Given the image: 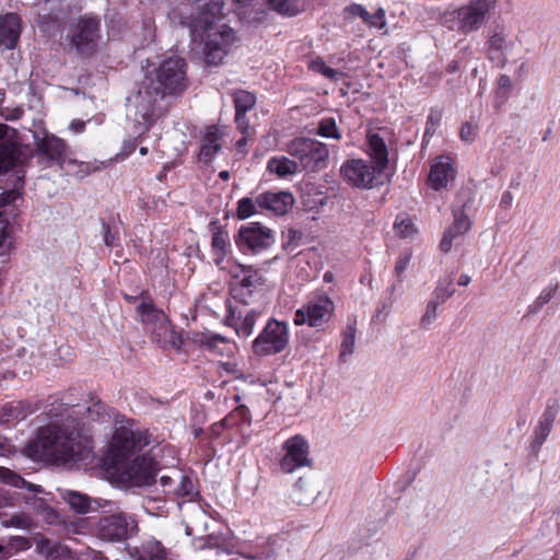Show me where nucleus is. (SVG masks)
I'll list each match as a JSON object with an SVG mask.
<instances>
[{
	"mask_svg": "<svg viewBox=\"0 0 560 560\" xmlns=\"http://www.w3.org/2000/svg\"><path fill=\"white\" fill-rule=\"evenodd\" d=\"M20 198V192L16 189L7 190L0 194V208L13 203Z\"/></svg>",
	"mask_w": 560,
	"mask_h": 560,
	"instance_id": "603ef678",
	"label": "nucleus"
},
{
	"mask_svg": "<svg viewBox=\"0 0 560 560\" xmlns=\"http://www.w3.org/2000/svg\"><path fill=\"white\" fill-rule=\"evenodd\" d=\"M219 177L222 178L223 180H228L230 177V174L228 171H222V172H220Z\"/></svg>",
	"mask_w": 560,
	"mask_h": 560,
	"instance_id": "69168bd1",
	"label": "nucleus"
},
{
	"mask_svg": "<svg viewBox=\"0 0 560 560\" xmlns=\"http://www.w3.org/2000/svg\"><path fill=\"white\" fill-rule=\"evenodd\" d=\"M137 532V521L122 512L104 515L97 523L98 537L107 541H122L136 535Z\"/></svg>",
	"mask_w": 560,
	"mask_h": 560,
	"instance_id": "9d476101",
	"label": "nucleus"
},
{
	"mask_svg": "<svg viewBox=\"0 0 560 560\" xmlns=\"http://www.w3.org/2000/svg\"><path fill=\"white\" fill-rule=\"evenodd\" d=\"M258 317L259 312L255 310L246 312L244 316L243 312H240V316L237 318L234 314L229 316L226 318V324L235 329L238 337L247 338L253 334Z\"/></svg>",
	"mask_w": 560,
	"mask_h": 560,
	"instance_id": "393cba45",
	"label": "nucleus"
},
{
	"mask_svg": "<svg viewBox=\"0 0 560 560\" xmlns=\"http://www.w3.org/2000/svg\"><path fill=\"white\" fill-rule=\"evenodd\" d=\"M512 202H513L512 192L504 191L501 197V200H500V206L503 207L504 209H508L512 205Z\"/></svg>",
	"mask_w": 560,
	"mask_h": 560,
	"instance_id": "bf43d9fd",
	"label": "nucleus"
},
{
	"mask_svg": "<svg viewBox=\"0 0 560 560\" xmlns=\"http://www.w3.org/2000/svg\"><path fill=\"white\" fill-rule=\"evenodd\" d=\"M550 135H551V129H548L546 131L545 136L542 137V140L546 141L549 138Z\"/></svg>",
	"mask_w": 560,
	"mask_h": 560,
	"instance_id": "774afa93",
	"label": "nucleus"
},
{
	"mask_svg": "<svg viewBox=\"0 0 560 560\" xmlns=\"http://www.w3.org/2000/svg\"><path fill=\"white\" fill-rule=\"evenodd\" d=\"M300 167L298 160L294 161L287 156L271 158L267 164V170L281 178L296 174Z\"/></svg>",
	"mask_w": 560,
	"mask_h": 560,
	"instance_id": "cd10ccee",
	"label": "nucleus"
},
{
	"mask_svg": "<svg viewBox=\"0 0 560 560\" xmlns=\"http://www.w3.org/2000/svg\"><path fill=\"white\" fill-rule=\"evenodd\" d=\"M306 488H307V485L305 483V481L303 479H299L294 485V494L293 495H294V500L299 504H306L310 501H312L314 498V491L307 495L305 494V492L307 490Z\"/></svg>",
	"mask_w": 560,
	"mask_h": 560,
	"instance_id": "a18cd8bd",
	"label": "nucleus"
},
{
	"mask_svg": "<svg viewBox=\"0 0 560 560\" xmlns=\"http://www.w3.org/2000/svg\"><path fill=\"white\" fill-rule=\"evenodd\" d=\"M101 22L96 16L83 15L74 22L67 35L70 44L82 55L96 50L100 40Z\"/></svg>",
	"mask_w": 560,
	"mask_h": 560,
	"instance_id": "6e6552de",
	"label": "nucleus"
},
{
	"mask_svg": "<svg viewBox=\"0 0 560 560\" xmlns=\"http://www.w3.org/2000/svg\"><path fill=\"white\" fill-rule=\"evenodd\" d=\"M176 472H178V471L175 470L173 476H166V475L161 476L160 483L165 493H167L168 489H174V487H175L174 483H176Z\"/></svg>",
	"mask_w": 560,
	"mask_h": 560,
	"instance_id": "6e6d98bb",
	"label": "nucleus"
},
{
	"mask_svg": "<svg viewBox=\"0 0 560 560\" xmlns=\"http://www.w3.org/2000/svg\"><path fill=\"white\" fill-rule=\"evenodd\" d=\"M559 407L557 405L548 406L541 415L538 424L534 431V445L541 446L549 435L555 422Z\"/></svg>",
	"mask_w": 560,
	"mask_h": 560,
	"instance_id": "a878e982",
	"label": "nucleus"
},
{
	"mask_svg": "<svg viewBox=\"0 0 560 560\" xmlns=\"http://www.w3.org/2000/svg\"><path fill=\"white\" fill-rule=\"evenodd\" d=\"M470 277L468 275H460L458 278V284L466 287L470 283Z\"/></svg>",
	"mask_w": 560,
	"mask_h": 560,
	"instance_id": "0e129e2a",
	"label": "nucleus"
},
{
	"mask_svg": "<svg viewBox=\"0 0 560 560\" xmlns=\"http://www.w3.org/2000/svg\"><path fill=\"white\" fill-rule=\"evenodd\" d=\"M11 247L9 221L3 211H0V255H4Z\"/></svg>",
	"mask_w": 560,
	"mask_h": 560,
	"instance_id": "ea45409f",
	"label": "nucleus"
},
{
	"mask_svg": "<svg viewBox=\"0 0 560 560\" xmlns=\"http://www.w3.org/2000/svg\"><path fill=\"white\" fill-rule=\"evenodd\" d=\"M228 245H229V235L226 232L217 231L213 233L211 246L218 256L217 264H220V260L223 259V256L225 255Z\"/></svg>",
	"mask_w": 560,
	"mask_h": 560,
	"instance_id": "4c0bfd02",
	"label": "nucleus"
},
{
	"mask_svg": "<svg viewBox=\"0 0 560 560\" xmlns=\"http://www.w3.org/2000/svg\"><path fill=\"white\" fill-rule=\"evenodd\" d=\"M269 5L281 15L294 16L304 10V0H269Z\"/></svg>",
	"mask_w": 560,
	"mask_h": 560,
	"instance_id": "2f4dec72",
	"label": "nucleus"
},
{
	"mask_svg": "<svg viewBox=\"0 0 560 560\" xmlns=\"http://www.w3.org/2000/svg\"><path fill=\"white\" fill-rule=\"evenodd\" d=\"M102 226H103V231H104V243H105V245L108 246V247L116 246L117 245V243H116L117 237H116L115 234H113L110 232L109 225H107L105 222H103Z\"/></svg>",
	"mask_w": 560,
	"mask_h": 560,
	"instance_id": "4d7b16f0",
	"label": "nucleus"
},
{
	"mask_svg": "<svg viewBox=\"0 0 560 560\" xmlns=\"http://www.w3.org/2000/svg\"><path fill=\"white\" fill-rule=\"evenodd\" d=\"M233 101L235 105V112L247 113L254 107L256 103V96L250 92L241 90L234 93Z\"/></svg>",
	"mask_w": 560,
	"mask_h": 560,
	"instance_id": "e433bc0d",
	"label": "nucleus"
},
{
	"mask_svg": "<svg viewBox=\"0 0 560 560\" xmlns=\"http://www.w3.org/2000/svg\"><path fill=\"white\" fill-rule=\"evenodd\" d=\"M70 129L74 133H81L85 129V122L83 120H73L70 125Z\"/></svg>",
	"mask_w": 560,
	"mask_h": 560,
	"instance_id": "052dcab7",
	"label": "nucleus"
},
{
	"mask_svg": "<svg viewBox=\"0 0 560 560\" xmlns=\"http://www.w3.org/2000/svg\"><path fill=\"white\" fill-rule=\"evenodd\" d=\"M455 171L453 162L447 156H440L431 166L429 174V184L435 189L440 190L446 188L448 183L453 182Z\"/></svg>",
	"mask_w": 560,
	"mask_h": 560,
	"instance_id": "6ab92c4d",
	"label": "nucleus"
},
{
	"mask_svg": "<svg viewBox=\"0 0 560 560\" xmlns=\"http://www.w3.org/2000/svg\"><path fill=\"white\" fill-rule=\"evenodd\" d=\"M205 40L203 54L205 60L210 66H218L228 54V49L235 40L234 31L228 25H208L205 34L201 35Z\"/></svg>",
	"mask_w": 560,
	"mask_h": 560,
	"instance_id": "1a4fd4ad",
	"label": "nucleus"
},
{
	"mask_svg": "<svg viewBox=\"0 0 560 560\" xmlns=\"http://www.w3.org/2000/svg\"><path fill=\"white\" fill-rule=\"evenodd\" d=\"M194 490L195 487L192 480L179 471L176 472V486L174 489H168L167 494H173L180 498H191L194 495Z\"/></svg>",
	"mask_w": 560,
	"mask_h": 560,
	"instance_id": "473e14b6",
	"label": "nucleus"
},
{
	"mask_svg": "<svg viewBox=\"0 0 560 560\" xmlns=\"http://www.w3.org/2000/svg\"><path fill=\"white\" fill-rule=\"evenodd\" d=\"M137 312L139 313L141 317V322L143 324H159V329L163 330V334L165 336H168L167 338V345H170L172 348L179 349L183 345V338L180 334L176 332L173 327L171 326V323L168 318L165 316V314L158 310L151 300L144 299L137 307Z\"/></svg>",
	"mask_w": 560,
	"mask_h": 560,
	"instance_id": "dca6fc26",
	"label": "nucleus"
},
{
	"mask_svg": "<svg viewBox=\"0 0 560 560\" xmlns=\"http://www.w3.org/2000/svg\"><path fill=\"white\" fill-rule=\"evenodd\" d=\"M394 229L398 235L405 238L411 237L417 232L413 222L408 217H398Z\"/></svg>",
	"mask_w": 560,
	"mask_h": 560,
	"instance_id": "a19ab883",
	"label": "nucleus"
},
{
	"mask_svg": "<svg viewBox=\"0 0 560 560\" xmlns=\"http://www.w3.org/2000/svg\"><path fill=\"white\" fill-rule=\"evenodd\" d=\"M500 82L502 85H504L509 82V78L503 75V77H501Z\"/></svg>",
	"mask_w": 560,
	"mask_h": 560,
	"instance_id": "338daca9",
	"label": "nucleus"
},
{
	"mask_svg": "<svg viewBox=\"0 0 560 560\" xmlns=\"http://www.w3.org/2000/svg\"><path fill=\"white\" fill-rule=\"evenodd\" d=\"M122 482L130 486H150L155 481L156 464L147 457L136 456L131 460H124L113 465Z\"/></svg>",
	"mask_w": 560,
	"mask_h": 560,
	"instance_id": "0eeeda50",
	"label": "nucleus"
},
{
	"mask_svg": "<svg viewBox=\"0 0 560 560\" xmlns=\"http://www.w3.org/2000/svg\"><path fill=\"white\" fill-rule=\"evenodd\" d=\"M488 48L490 58L498 62V66L503 67L506 62L504 51L508 48V43L502 34H493L488 40Z\"/></svg>",
	"mask_w": 560,
	"mask_h": 560,
	"instance_id": "7c9ffc66",
	"label": "nucleus"
},
{
	"mask_svg": "<svg viewBox=\"0 0 560 560\" xmlns=\"http://www.w3.org/2000/svg\"><path fill=\"white\" fill-rule=\"evenodd\" d=\"M454 222L453 224L445 231L441 243L440 248L442 252L447 253L452 248L453 241L465 233H467L471 226V222L463 211H454Z\"/></svg>",
	"mask_w": 560,
	"mask_h": 560,
	"instance_id": "412c9836",
	"label": "nucleus"
},
{
	"mask_svg": "<svg viewBox=\"0 0 560 560\" xmlns=\"http://www.w3.org/2000/svg\"><path fill=\"white\" fill-rule=\"evenodd\" d=\"M334 310L335 305L330 298L320 295L299 308L293 322L298 326L307 324L311 327H319L331 318Z\"/></svg>",
	"mask_w": 560,
	"mask_h": 560,
	"instance_id": "4468645a",
	"label": "nucleus"
},
{
	"mask_svg": "<svg viewBox=\"0 0 560 560\" xmlns=\"http://www.w3.org/2000/svg\"><path fill=\"white\" fill-rule=\"evenodd\" d=\"M285 151L299 161L302 170L308 173L319 172L327 167L329 150L327 145L311 138L291 140Z\"/></svg>",
	"mask_w": 560,
	"mask_h": 560,
	"instance_id": "423d86ee",
	"label": "nucleus"
},
{
	"mask_svg": "<svg viewBox=\"0 0 560 560\" xmlns=\"http://www.w3.org/2000/svg\"><path fill=\"white\" fill-rule=\"evenodd\" d=\"M62 497L65 501L71 506V509L80 514H85L106 508H108V511H110L113 506L110 501L103 499H91L86 494L77 491H66Z\"/></svg>",
	"mask_w": 560,
	"mask_h": 560,
	"instance_id": "f3484780",
	"label": "nucleus"
},
{
	"mask_svg": "<svg viewBox=\"0 0 560 560\" xmlns=\"http://www.w3.org/2000/svg\"><path fill=\"white\" fill-rule=\"evenodd\" d=\"M130 556L133 560H166V550L160 541L151 539L135 548Z\"/></svg>",
	"mask_w": 560,
	"mask_h": 560,
	"instance_id": "bb28decb",
	"label": "nucleus"
},
{
	"mask_svg": "<svg viewBox=\"0 0 560 560\" xmlns=\"http://www.w3.org/2000/svg\"><path fill=\"white\" fill-rule=\"evenodd\" d=\"M412 258L411 252H404L399 255V257L396 260L394 273L397 279V283L392 285V291L394 292L396 290L397 284H400L402 282L404 272L406 271L408 265L410 264V260Z\"/></svg>",
	"mask_w": 560,
	"mask_h": 560,
	"instance_id": "58836bf2",
	"label": "nucleus"
},
{
	"mask_svg": "<svg viewBox=\"0 0 560 560\" xmlns=\"http://www.w3.org/2000/svg\"><path fill=\"white\" fill-rule=\"evenodd\" d=\"M187 65L178 56L165 58L149 71L141 82L135 98V120L144 132L165 114L168 107L167 97L182 94L187 88Z\"/></svg>",
	"mask_w": 560,
	"mask_h": 560,
	"instance_id": "f03ea898",
	"label": "nucleus"
},
{
	"mask_svg": "<svg viewBox=\"0 0 560 560\" xmlns=\"http://www.w3.org/2000/svg\"><path fill=\"white\" fill-rule=\"evenodd\" d=\"M20 158V150L12 141L0 142V173L11 170Z\"/></svg>",
	"mask_w": 560,
	"mask_h": 560,
	"instance_id": "c756f323",
	"label": "nucleus"
},
{
	"mask_svg": "<svg viewBox=\"0 0 560 560\" xmlns=\"http://www.w3.org/2000/svg\"><path fill=\"white\" fill-rule=\"evenodd\" d=\"M345 12L350 15V16H359L361 18L364 22L366 21L368 19V14L369 12L361 5V4H357V3H353V4H350L348 7L345 8Z\"/></svg>",
	"mask_w": 560,
	"mask_h": 560,
	"instance_id": "3c124183",
	"label": "nucleus"
},
{
	"mask_svg": "<svg viewBox=\"0 0 560 560\" xmlns=\"http://www.w3.org/2000/svg\"><path fill=\"white\" fill-rule=\"evenodd\" d=\"M555 294V289L544 290L537 299L539 305L548 303Z\"/></svg>",
	"mask_w": 560,
	"mask_h": 560,
	"instance_id": "13d9d810",
	"label": "nucleus"
},
{
	"mask_svg": "<svg viewBox=\"0 0 560 560\" xmlns=\"http://www.w3.org/2000/svg\"><path fill=\"white\" fill-rule=\"evenodd\" d=\"M500 0H468L465 4L446 11L442 23L460 35H469L481 30L495 14Z\"/></svg>",
	"mask_w": 560,
	"mask_h": 560,
	"instance_id": "20e7f679",
	"label": "nucleus"
},
{
	"mask_svg": "<svg viewBox=\"0 0 560 560\" xmlns=\"http://www.w3.org/2000/svg\"><path fill=\"white\" fill-rule=\"evenodd\" d=\"M222 137L223 133L218 127L211 126L207 129L200 148L201 161L205 163L212 161L213 156L221 150Z\"/></svg>",
	"mask_w": 560,
	"mask_h": 560,
	"instance_id": "5701e85b",
	"label": "nucleus"
},
{
	"mask_svg": "<svg viewBox=\"0 0 560 560\" xmlns=\"http://www.w3.org/2000/svg\"><path fill=\"white\" fill-rule=\"evenodd\" d=\"M0 479L12 487L15 488H26L30 491L37 492L38 489L36 486L27 482L25 479H23L20 475L15 474L14 471L8 469V468H0Z\"/></svg>",
	"mask_w": 560,
	"mask_h": 560,
	"instance_id": "f704fd0d",
	"label": "nucleus"
},
{
	"mask_svg": "<svg viewBox=\"0 0 560 560\" xmlns=\"http://www.w3.org/2000/svg\"><path fill=\"white\" fill-rule=\"evenodd\" d=\"M275 232L259 222L242 225L235 237L237 247L242 252L248 250L252 254L268 249L275 244Z\"/></svg>",
	"mask_w": 560,
	"mask_h": 560,
	"instance_id": "f8f14e48",
	"label": "nucleus"
},
{
	"mask_svg": "<svg viewBox=\"0 0 560 560\" xmlns=\"http://www.w3.org/2000/svg\"><path fill=\"white\" fill-rule=\"evenodd\" d=\"M230 273L235 278L240 279V284L252 291L264 283V279L258 270L252 266L233 264L230 268Z\"/></svg>",
	"mask_w": 560,
	"mask_h": 560,
	"instance_id": "b1692460",
	"label": "nucleus"
},
{
	"mask_svg": "<svg viewBox=\"0 0 560 560\" xmlns=\"http://www.w3.org/2000/svg\"><path fill=\"white\" fill-rule=\"evenodd\" d=\"M10 130L11 129L9 126H7L4 124H0V142L8 141L7 138H8Z\"/></svg>",
	"mask_w": 560,
	"mask_h": 560,
	"instance_id": "680f3d73",
	"label": "nucleus"
},
{
	"mask_svg": "<svg viewBox=\"0 0 560 560\" xmlns=\"http://www.w3.org/2000/svg\"><path fill=\"white\" fill-rule=\"evenodd\" d=\"M69 147L61 138L47 133L36 141V156L46 166L57 164L62 166L69 156Z\"/></svg>",
	"mask_w": 560,
	"mask_h": 560,
	"instance_id": "2eb2a0df",
	"label": "nucleus"
},
{
	"mask_svg": "<svg viewBox=\"0 0 560 560\" xmlns=\"http://www.w3.org/2000/svg\"><path fill=\"white\" fill-rule=\"evenodd\" d=\"M257 206L277 215L285 214L293 206L294 198L290 192H264L256 198Z\"/></svg>",
	"mask_w": 560,
	"mask_h": 560,
	"instance_id": "a211bd4d",
	"label": "nucleus"
},
{
	"mask_svg": "<svg viewBox=\"0 0 560 560\" xmlns=\"http://www.w3.org/2000/svg\"><path fill=\"white\" fill-rule=\"evenodd\" d=\"M21 34V19L15 13L0 16V45L13 49Z\"/></svg>",
	"mask_w": 560,
	"mask_h": 560,
	"instance_id": "aec40b11",
	"label": "nucleus"
},
{
	"mask_svg": "<svg viewBox=\"0 0 560 560\" xmlns=\"http://www.w3.org/2000/svg\"><path fill=\"white\" fill-rule=\"evenodd\" d=\"M453 294V289L442 288L441 285H439L434 291V298L432 300L439 301L440 303H444Z\"/></svg>",
	"mask_w": 560,
	"mask_h": 560,
	"instance_id": "864d4df0",
	"label": "nucleus"
},
{
	"mask_svg": "<svg viewBox=\"0 0 560 560\" xmlns=\"http://www.w3.org/2000/svg\"><path fill=\"white\" fill-rule=\"evenodd\" d=\"M13 541L15 542L16 547L20 549H26L30 547L28 540L26 538L16 537V538H14Z\"/></svg>",
	"mask_w": 560,
	"mask_h": 560,
	"instance_id": "e2e57ef3",
	"label": "nucleus"
},
{
	"mask_svg": "<svg viewBox=\"0 0 560 560\" xmlns=\"http://www.w3.org/2000/svg\"><path fill=\"white\" fill-rule=\"evenodd\" d=\"M366 153L371 158V165L362 159H353L345 162L340 168L343 179L353 187L372 188L388 165L385 140L380 132L372 129L366 132Z\"/></svg>",
	"mask_w": 560,
	"mask_h": 560,
	"instance_id": "7ed1b4c3",
	"label": "nucleus"
},
{
	"mask_svg": "<svg viewBox=\"0 0 560 560\" xmlns=\"http://www.w3.org/2000/svg\"><path fill=\"white\" fill-rule=\"evenodd\" d=\"M150 444V434L147 430H140L132 423L120 425L115 429L110 442L112 463L117 464L128 460Z\"/></svg>",
	"mask_w": 560,
	"mask_h": 560,
	"instance_id": "39448f33",
	"label": "nucleus"
},
{
	"mask_svg": "<svg viewBox=\"0 0 560 560\" xmlns=\"http://www.w3.org/2000/svg\"><path fill=\"white\" fill-rule=\"evenodd\" d=\"M235 121L237 125V128L242 131V133H247L249 129V122L246 118V113L243 112H235Z\"/></svg>",
	"mask_w": 560,
	"mask_h": 560,
	"instance_id": "5fc2aeb1",
	"label": "nucleus"
},
{
	"mask_svg": "<svg viewBox=\"0 0 560 560\" xmlns=\"http://www.w3.org/2000/svg\"><path fill=\"white\" fill-rule=\"evenodd\" d=\"M191 341L196 345L206 347L219 354H225L232 351V343L230 340L219 334L213 332H191Z\"/></svg>",
	"mask_w": 560,
	"mask_h": 560,
	"instance_id": "4be33fe9",
	"label": "nucleus"
},
{
	"mask_svg": "<svg viewBox=\"0 0 560 560\" xmlns=\"http://www.w3.org/2000/svg\"><path fill=\"white\" fill-rule=\"evenodd\" d=\"M440 302L435 300H431L425 307V312L421 317L422 327L430 326L434 319L436 318V311Z\"/></svg>",
	"mask_w": 560,
	"mask_h": 560,
	"instance_id": "49530a36",
	"label": "nucleus"
},
{
	"mask_svg": "<svg viewBox=\"0 0 560 560\" xmlns=\"http://www.w3.org/2000/svg\"><path fill=\"white\" fill-rule=\"evenodd\" d=\"M282 450L284 455L279 462L282 472L291 474L299 468L311 466L310 446L302 435H294L288 439L283 443Z\"/></svg>",
	"mask_w": 560,
	"mask_h": 560,
	"instance_id": "ddd939ff",
	"label": "nucleus"
},
{
	"mask_svg": "<svg viewBox=\"0 0 560 560\" xmlns=\"http://www.w3.org/2000/svg\"><path fill=\"white\" fill-rule=\"evenodd\" d=\"M365 23L376 28H383L386 24L384 10L378 9L373 14L369 13Z\"/></svg>",
	"mask_w": 560,
	"mask_h": 560,
	"instance_id": "de8ad7c7",
	"label": "nucleus"
},
{
	"mask_svg": "<svg viewBox=\"0 0 560 560\" xmlns=\"http://www.w3.org/2000/svg\"><path fill=\"white\" fill-rule=\"evenodd\" d=\"M40 553L45 560H69L70 551L65 545L49 539H43L38 544Z\"/></svg>",
	"mask_w": 560,
	"mask_h": 560,
	"instance_id": "c85d7f7f",
	"label": "nucleus"
},
{
	"mask_svg": "<svg viewBox=\"0 0 560 560\" xmlns=\"http://www.w3.org/2000/svg\"><path fill=\"white\" fill-rule=\"evenodd\" d=\"M151 331L152 338L161 345V347L165 348L167 346V338L168 336H165L163 334V330L159 329V324L150 323L144 324Z\"/></svg>",
	"mask_w": 560,
	"mask_h": 560,
	"instance_id": "09e8293b",
	"label": "nucleus"
},
{
	"mask_svg": "<svg viewBox=\"0 0 560 560\" xmlns=\"http://www.w3.org/2000/svg\"><path fill=\"white\" fill-rule=\"evenodd\" d=\"M1 524L5 527H16L22 529H28L32 525L31 518L24 513H18L10 517L1 520Z\"/></svg>",
	"mask_w": 560,
	"mask_h": 560,
	"instance_id": "37998d69",
	"label": "nucleus"
},
{
	"mask_svg": "<svg viewBox=\"0 0 560 560\" xmlns=\"http://www.w3.org/2000/svg\"><path fill=\"white\" fill-rule=\"evenodd\" d=\"M355 342V323L350 324L346 327L342 332V342L340 349V359L346 360L347 355L352 354Z\"/></svg>",
	"mask_w": 560,
	"mask_h": 560,
	"instance_id": "c9c22d12",
	"label": "nucleus"
},
{
	"mask_svg": "<svg viewBox=\"0 0 560 560\" xmlns=\"http://www.w3.org/2000/svg\"><path fill=\"white\" fill-rule=\"evenodd\" d=\"M308 68L331 81H339L345 78V73L342 71L328 67L322 58L312 60Z\"/></svg>",
	"mask_w": 560,
	"mask_h": 560,
	"instance_id": "72a5a7b5",
	"label": "nucleus"
},
{
	"mask_svg": "<svg viewBox=\"0 0 560 560\" xmlns=\"http://www.w3.org/2000/svg\"><path fill=\"white\" fill-rule=\"evenodd\" d=\"M477 128L472 126L470 122H465L460 127L459 137L465 142H472L476 137Z\"/></svg>",
	"mask_w": 560,
	"mask_h": 560,
	"instance_id": "8fccbe9b",
	"label": "nucleus"
},
{
	"mask_svg": "<svg viewBox=\"0 0 560 560\" xmlns=\"http://www.w3.org/2000/svg\"><path fill=\"white\" fill-rule=\"evenodd\" d=\"M317 135L325 137V138H334V139L341 138L334 118L323 119L319 122Z\"/></svg>",
	"mask_w": 560,
	"mask_h": 560,
	"instance_id": "79ce46f5",
	"label": "nucleus"
},
{
	"mask_svg": "<svg viewBox=\"0 0 560 560\" xmlns=\"http://www.w3.org/2000/svg\"><path fill=\"white\" fill-rule=\"evenodd\" d=\"M104 411L101 402L92 406L55 401L47 411L49 424L42 428L36 441V450L43 456L56 462L68 463L89 457L91 436L84 430L79 416L88 413L92 420Z\"/></svg>",
	"mask_w": 560,
	"mask_h": 560,
	"instance_id": "f257e3e1",
	"label": "nucleus"
},
{
	"mask_svg": "<svg viewBox=\"0 0 560 560\" xmlns=\"http://www.w3.org/2000/svg\"><path fill=\"white\" fill-rule=\"evenodd\" d=\"M256 200L250 198H242L237 203V218L241 220L248 219L256 213Z\"/></svg>",
	"mask_w": 560,
	"mask_h": 560,
	"instance_id": "c03bdc74",
	"label": "nucleus"
},
{
	"mask_svg": "<svg viewBox=\"0 0 560 560\" xmlns=\"http://www.w3.org/2000/svg\"><path fill=\"white\" fill-rule=\"evenodd\" d=\"M289 342L285 323L271 319L253 341V351L258 355H271L282 352Z\"/></svg>",
	"mask_w": 560,
	"mask_h": 560,
	"instance_id": "9b49d317",
	"label": "nucleus"
}]
</instances>
